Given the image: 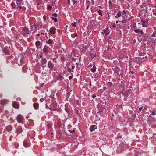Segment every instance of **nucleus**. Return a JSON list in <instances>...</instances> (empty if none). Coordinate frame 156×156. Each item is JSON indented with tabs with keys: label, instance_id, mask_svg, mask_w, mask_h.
I'll return each mask as SVG.
<instances>
[{
	"label": "nucleus",
	"instance_id": "nucleus-1",
	"mask_svg": "<svg viewBox=\"0 0 156 156\" xmlns=\"http://www.w3.org/2000/svg\"><path fill=\"white\" fill-rule=\"evenodd\" d=\"M130 62L131 65H136L141 63V61L140 60L139 58L138 57H136L134 59H132L130 61Z\"/></svg>",
	"mask_w": 156,
	"mask_h": 156
},
{
	"label": "nucleus",
	"instance_id": "nucleus-2",
	"mask_svg": "<svg viewBox=\"0 0 156 156\" xmlns=\"http://www.w3.org/2000/svg\"><path fill=\"white\" fill-rule=\"evenodd\" d=\"M47 60L45 58L41 59V60L39 59L38 60L37 63L38 64L41 65L43 67H44L46 66V63Z\"/></svg>",
	"mask_w": 156,
	"mask_h": 156
},
{
	"label": "nucleus",
	"instance_id": "nucleus-3",
	"mask_svg": "<svg viewBox=\"0 0 156 156\" xmlns=\"http://www.w3.org/2000/svg\"><path fill=\"white\" fill-rule=\"evenodd\" d=\"M112 69L118 75H120L122 74V71L118 67H116Z\"/></svg>",
	"mask_w": 156,
	"mask_h": 156
},
{
	"label": "nucleus",
	"instance_id": "nucleus-4",
	"mask_svg": "<svg viewBox=\"0 0 156 156\" xmlns=\"http://www.w3.org/2000/svg\"><path fill=\"white\" fill-rule=\"evenodd\" d=\"M23 36H27L29 34V32L28 29L26 27H24L23 30L21 32Z\"/></svg>",
	"mask_w": 156,
	"mask_h": 156
},
{
	"label": "nucleus",
	"instance_id": "nucleus-5",
	"mask_svg": "<svg viewBox=\"0 0 156 156\" xmlns=\"http://www.w3.org/2000/svg\"><path fill=\"white\" fill-rule=\"evenodd\" d=\"M91 2H90L89 0L86 1V9H88L89 6L90 5H93L94 4V1L93 0H91Z\"/></svg>",
	"mask_w": 156,
	"mask_h": 156
},
{
	"label": "nucleus",
	"instance_id": "nucleus-6",
	"mask_svg": "<svg viewBox=\"0 0 156 156\" xmlns=\"http://www.w3.org/2000/svg\"><path fill=\"white\" fill-rule=\"evenodd\" d=\"M131 91L129 89L123 90L122 92V94L125 96H127L130 93Z\"/></svg>",
	"mask_w": 156,
	"mask_h": 156
},
{
	"label": "nucleus",
	"instance_id": "nucleus-7",
	"mask_svg": "<svg viewBox=\"0 0 156 156\" xmlns=\"http://www.w3.org/2000/svg\"><path fill=\"white\" fill-rule=\"evenodd\" d=\"M17 120L18 122H21L23 120V116L20 115H18L17 117Z\"/></svg>",
	"mask_w": 156,
	"mask_h": 156
},
{
	"label": "nucleus",
	"instance_id": "nucleus-8",
	"mask_svg": "<svg viewBox=\"0 0 156 156\" xmlns=\"http://www.w3.org/2000/svg\"><path fill=\"white\" fill-rule=\"evenodd\" d=\"M12 106L16 109L18 108L19 107V105L15 101H14L12 103Z\"/></svg>",
	"mask_w": 156,
	"mask_h": 156
},
{
	"label": "nucleus",
	"instance_id": "nucleus-9",
	"mask_svg": "<svg viewBox=\"0 0 156 156\" xmlns=\"http://www.w3.org/2000/svg\"><path fill=\"white\" fill-rule=\"evenodd\" d=\"M97 128V126L95 125H93L90 128V131L92 132Z\"/></svg>",
	"mask_w": 156,
	"mask_h": 156
},
{
	"label": "nucleus",
	"instance_id": "nucleus-10",
	"mask_svg": "<svg viewBox=\"0 0 156 156\" xmlns=\"http://www.w3.org/2000/svg\"><path fill=\"white\" fill-rule=\"evenodd\" d=\"M17 132L18 133H20L22 131V128L21 126H19L16 129Z\"/></svg>",
	"mask_w": 156,
	"mask_h": 156
},
{
	"label": "nucleus",
	"instance_id": "nucleus-11",
	"mask_svg": "<svg viewBox=\"0 0 156 156\" xmlns=\"http://www.w3.org/2000/svg\"><path fill=\"white\" fill-rule=\"evenodd\" d=\"M50 31L52 34H55L56 32V29L53 27H52L50 29Z\"/></svg>",
	"mask_w": 156,
	"mask_h": 156
},
{
	"label": "nucleus",
	"instance_id": "nucleus-12",
	"mask_svg": "<svg viewBox=\"0 0 156 156\" xmlns=\"http://www.w3.org/2000/svg\"><path fill=\"white\" fill-rule=\"evenodd\" d=\"M91 71L93 73H94L96 70V68L95 64H94V66L90 69Z\"/></svg>",
	"mask_w": 156,
	"mask_h": 156
},
{
	"label": "nucleus",
	"instance_id": "nucleus-13",
	"mask_svg": "<svg viewBox=\"0 0 156 156\" xmlns=\"http://www.w3.org/2000/svg\"><path fill=\"white\" fill-rule=\"evenodd\" d=\"M33 105L34 108L36 109L38 108L39 105L38 103H34Z\"/></svg>",
	"mask_w": 156,
	"mask_h": 156
},
{
	"label": "nucleus",
	"instance_id": "nucleus-14",
	"mask_svg": "<svg viewBox=\"0 0 156 156\" xmlns=\"http://www.w3.org/2000/svg\"><path fill=\"white\" fill-rule=\"evenodd\" d=\"M136 33H139L140 34L142 35L143 34V32L142 30H134Z\"/></svg>",
	"mask_w": 156,
	"mask_h": 156
},
{
	"label": "nucleus",
	"instance_id": "nucleus-15",
	"mask_svg": "<svg viewBox=\"0 0 156 156\" xmlns=\"http://www.w3.org/2000/svg\"><path fill=\"white\" fill-rule=\"evenodd\" d=\"M48 66L50 69H53L54 67L52 64L51 63V62H49V63H48Z\"/></svg>",
	"mask_w": 156,
	"mask_h": 156
},
{
	"label": "nucleus",
	"instance_id": "nucleus-16",
	"mask_svg": "<svg viewBox=\"0 0 156 156\" xmlns=\"http://www.w3.org/2000/svg\"><path fill=\"white\" fill-rule=\"evenodd\" d=\"M122 14V12L119 11L117 14L116 16H115V18H118L121 16Z\"/></svg>",
	"mask_w": 156,
	"mask_h": 156
},
{
	"label": "nucleus",
	"instance_id": "nucleus-17",
	"mask_svg": "<svg viewBox=\"0 0 156 156\" xmlns=\"http://www.w3.org/2000/svg\"><path fill=\"white\" fill-rule=\"evenodd\" d=\"M126 14V12L125 10H123L122 11V16L124 19H126L127 17L125 15Z\"/></svg>",
	"mask_w": 156,
	"mask_h": 156
},
{
	"label": "nucleus",
	"instance_id": "nucleus-18",
	"mask_svg": "<svg viewBox=\"0 0 156 156\" xmlns=\"http://www.w3.org/2000/svg\"><path fill=\"white\" fill-rule=\"evenodd\" d=\"M16 2L17 5L18 6L19 5H20L22 0H16Z\"/></svg>",
	"mask_w": 156,
	"mask_h": 156
},
{
	"label": "nucleus",
	"instance_id": "nucleus-19",
	"mask_svg": "<svg viewBox=\"0 0 156 156\" xmlns=\"http://www.w3.org/2000/svg\"><path fill=\"white\" fill-rule=\"evenodd\" d=\"M23 145L24 146L26 147H27L29 146L28 143L26 141H24L23 142Z\"/></svg>",
	"mask_w": 156,
	"mask_h": 156
},
{
	"label": "nucleus",
	"instance_id": "nucleus-20",
	"mask_svg": "<svg viewBox=\"0 0 156 156\" xmlns=\"http://www.w3.org/2000/svg\"><path fill=\"white\" fill-rule=\"evenodd\" d=\"M36 45L37 46H39L41 45V42L39 41H37L36 42Z\"/></svg>",
	"mask_w": 156,
	"mask_h": 156
},
{
	"label": "nucleus",
	"instance_id": "nucleus-21",
	"mask_svg": "<svg viewBox=\"0 0 156 156\" xmlns=\"http://www.w3.org/2000/svg\"><path fill=\"white\" fill-rule=\"evenodd\" d=\"M12 129V127L10 126H7V129L9 131H10Z\"/></svg>",
	"mask_w": 156,
	"mask_h": 156
},
{
	"label": "nucleus",
	"instance_id": "nucleus-22",
	"mask_svg": "<svg viewBox=\"0 0 156 156\" xmlns=\"http://www.w3.org/2000/svg\"><path fill=\"white\" fill-rule=\"evenodd\" d=\"M46 42L47 43L49 44H52V42L51 40L49 39Z\"/></svg>",
	"mask_w": 156,
	"mask_h": 156
},
{
	"label": "nucleus",
	"instance_id": "nucleus-23",
	"mask_svg": "<svg viewBox=\"0 0 156 156\" xmlns=\"http://www.w3.org/2000/svg\"><path fill=\"white\" fill-rule=\"evenodd\" d=\"M43 52L46 53H48L49 52L48 51V50L45 48H44L43 49Z\"/></svg>",
	"mask_w": 156,
	"mask_h": 156
},
{
	"label": "nucleus",
	"instance_id": "nucleus-24",
	"mask_svg": "<svg viewBox=\"0 0 156 156\" xmlns=\"http://www.w3.org/2000/svg\"><path fill=\"white\" fill-rule=\"evenodd\" d=\"M108 87L109 88H111L112 86V83L110 82H108L107 83Z\"/></svg>",
	"mask_w": 156,
	"mask_h": 156
},
{
	"label": "nucleus",
	"instance_id": "nucleus-25",
	"mask_svg": "<svg viewBox=\"0 0 156 156\" xmlns=\"http://www.w3.org/2000/svg\"><path fill=\"white\" fill-rule=\"evenodd\" d=\"M139 58L140 60L141 61L142 60L144 59L146 57V56H145L144 57V56H142V55H139V57H138Z\"/></svg>",
	"mask_w": 156,
	"mask_h": 156
},
{
	"label": "nucleus",
	"instance_id": "nucleus-26",
	"mask_svg": "<svg viewBox=\"0 0 156 156\" xmlns=\"http://www.w3.org/2000/svg\"><path fill=\"white\" fill-rule=\"evenodd\" d=\"M34 26L35 27V29H39L41 27L40 26L38 25H35Z\"/></svg>",
	"mask_w": 156,
	"mask_h": 156
},
{
	"label": "nucleus",
	"instance_id": "nucleus-27",
	"mask_svg": "<svg viewBox=\"0 0 156 156\" xmlns=\"http://www.w3.org/2000/svg\"><path fill=\"white\" fill-rule=\"evenodd\" d=\"M152 16L155 20H156V12L154 13L152 15Z\"/></svg>",
	"mask_w": 156,
	"mask_h": 156
},
{
	"label": "nucleus",
	"instance_id": "nucleus-28",
	"mask_svg": "<svg viewBox=\"0 0 156 156\" xmlns=\"http://www.w3.org/2000/svg\"><path fill=\"white\" fill-rule=\"evenodd\" d=\"M90 55L91 58H93L95 57L96 56V54L95 53L94 54L91 53Z\"/></svg>",
	"mask_w": 156,
	"mask_h": 156
},
{
	"label": "nucleus",
	"instance_id": "nucleus-29",
	"mask_svg": "<svg viewBox=\"0 0 156 156\" xmlns=\"http://www.w3.org/2000/svg\"><path fill=\"white\" fill-rule=\"evenodd\" d=\"M3 52L5 53V54H8L9 53V51L6 49L3 50Z\"/></svg>",
	"mask_w": 156,
	"mask_h": 156
},
{
	"label": "nucleus",
	"instance_id": "nucleus-30",
	"mask_svg": "<svg viewBox=\"0 0 156 156\" xmlns=\"http://www.w3.org/2000/svg\"><path fill=\"white\" fill-rule=\"evenodd\" d=\"M94 63H91L88 66V67L90 68V69L91 68H92V67L94 66Z\"/></svg>",
	"mask_w": 156,
	"mask_h": 156
},
{
	"label": "nucleus",
	"instance_id": "nucleus-31",
	"mask_svg": "<svg viewBox=\"0 0 156 156\" xmlns=\"http://www.w3.org/2000/svg\"><path fill=\"white\" fill-rule=\"evenodd\" d=\"M76 67L78 69L80 70V66H79L78 64L77 63H76Z\"/></svg>",
	"mask_w": 156,
	"mask_h": 156
},
{
	"label": "nucleus",
	"instance_id": "nucleus-32",
	"mask_svg": "<svg viewBox=\"0 0 156 156\" xmlns=\"http://www.w3.org/2000/svg\"><path fill=\"white\" fill-rule=\"evenodd\" d=\"M22 36H23L22 34V33H20V34H19L18 35V38H20V39H21L20 38L21 37H22Z\"/></svg>",
	"mask_w": 156,
	"mask_h": 156
},
{
	"label": "nucleus",
	"instance_id": "nucleus-33",
	"mask_svg": "<svg viewBox=\"0 0 156 156\" xmlns=\"http://www.w3.org/2000/svg\"><path fill=\"white\" fill-rule=\"evenodd\" d=\"M47 9L48 10H50L52 9V7L51 5H48L47 6Z\"/></svg>",
	"mask_w": 156,
	"mask_h": 156
},
{
	"label": "nucleus",
	"instance_id": "nucleus-34",
	"mask_svg": "<svg viewBox=\"0 0 156 156\" xmlns=\"http://www.w3.org/2000/svg\"><path fill=\"white\" fill-rule=\"evenodd\" d=\"M71 25L74 27L76 26V22H73L71 23Z\"/></svg>",
	"mask_w": 156,
	"mask_h": 156
},
{
	"label": "nucleus",
	"instance_id": "nucleus-35",
	"mask_svg": "<svg viewBox=\"0 0 156 156\" xmlns=\"http://www.w3.org/2000/svg\"><path fill=\"white\" fill-rule=\"evenodd\" d=\"M151 112L152 113V115H156L155 111L154 110L153 111H151Z\"/></svg>",
	"mask_w": 156,
	"mask_h": 156
},
{
	"label": "nucleus",
	"instance_id": "nucleus-36",
	"mask_svg": "<svg viewBox=\"0 0 156 156\" xmlns=\"http://www.w3.org/2000/svg\"><path fill=\"white\" fill-rule=\"evenodd\" d=\"M102 11L101 10H99L98 12V13L99 14L101 15V16H102V13H101Z\"/></svg>",
	"mask_w": 156,
	"mask_h": 156
},
{
	"label": "nucleus",
	"instance_id": "nucleus-37",
	"mask_svg": "<svg viewBox=\"0 0 156 156\" xmlns=\"http://www.w3.org/2000/svg\"><path fill=\"white\" fill-rule=\"evenodd\" d=\"M52 19L54 20L55 22H56L57 21V19L56 18H54V17H52Z\"/></svg>",
	"mask_w": 156,
	"mask_h": 156
},
{
	"label": "nucleus",
	"instance_id": "nucleus-38",
	"mask_svg": "<svg viewBox=\"0 0 156 156\" xmlns=\"http://www.w3.org/2000/svg\"><path fill=\"white\" fill-rule=\"evenodd\" d=\"M156 34V32H154L153 34H152V37H154L155 36V35Z\"/></svg>",
	"mask_w": 156,
	"mask_h": 156
},
{
	"label": "nucleus",
	"instance_id": "nucleus-39",
	"mask_svg": "<svg viewBox=\"0 0 156 156\" xmlns=\"http://www.w3.org/2000/svg\"><path fill=\"white\" fill-rule=\"evenodd\" d=\"M104 32L105 33V35H107L109 34V33L108 32H106V30H105L104 31Z\"/></svg>",
	"mask_w": 156,
	"mask_h": 156
},
{
	"label": "nucleus",
	"instance_id": "nucleus-40",
	"mask_svg": "<svg viewBox=\"0 0 156 156\" xmlns=\"http://www.w3.org/2000/svg\"><path fill=\"white\" fill-rule=\"evenodd\" d=\"M68 71L69 72H73L74 71H72L71 70V69L70 68H68Z\"/></svg>",
	"mask_w": 156,
	"mask_h": 156
},
{
	"label": "nucleus",
	"instance_id": "nucleus-41",
	"mask_svg": "<svg viewBox=\"0 0 156 156\" xmlns=\"http://www.w3.org/2000/svg\"><path fill=\"white\" fill-rule=\"evenodd\" d=\"M53 16H54L55 17H57V15L56 13H54L53 14Z\"/></svg>",
	"mask_w": 156,
	"mask_h": 156
},
{
	"label": "nucleus",
	"instance_id": "nucleus-42",
	"mask_svg": "<svg viewBox=\"0 0 156 156\" xmlns=\"http://www.w3.org/2000/svg\"><path fill=\"white\" fill-rule=\"evenodd\" d=\"M6 42L5 41H4V42H2V43H0V44L1 45H3L4 44H5L6 43Z\"/></svg>",
	"mask_w": 156,
	"mask_h": 156
},
{
	"label": "nucleus",
	"instance_id": "nucleus-43",
	"mask_svg": "<svg viewBox=\"0 0 156 156\" xmlns=\"http://www.w3.org/2000/svg\"><path fill=\"white\" fill-rule=\"evenodd\" d=\"M40 101L41 102H42L44 101V99L43 98H41L40 99Z\"/></svg>",
	"mask_w": 156,
	"mask_h": 156
},
{
	"label": "nucleus",
	"instance_id": "nucleus-44",
	"mask_svg": "<svg viewBox=\"0 0 156 156\" xmlns=\"http://www.w3.org/2000/svg\"><path fill=\"white\" fill-rule=\"evenodd\" d=\"M73 77V76H70L69 77V79L70 80L72 79Z\"/></svg>",
	"mask_w": 156,
	"mask_h": 156
},
{
	"label": "nucleus",
	"instance_id": "nucleus-45",
	"mask_svg": "<svg viewBox=\"0 0 156 156\" xmlns=\"http://www.w3.org/2000/svg\"><path fill=\"white\" fill-rule=\"evenodd\" d=\"M129 73L130 74H134V72L133 71H131Z\"/></svg>",
	"mask_w": 156,
	"mask_h": 156
},
{
	"label": "nucleus",
	"instance_id": "nucleus-46",
	"mask_svg": "<svg viewBox=\"0 0 156 156\" xmlns=\"http://www.w3.org/2000/svg\"><path fill=\"white\" fill-rule=\"evenodd\" d=\"M55 58H51V59H52L53 60V61H54L56 63L57 62V61L56 60H55Z\"/></svg>",
	"mask_w": 156,
	"mask_h": 156
},
{
	"label": "nucleus",
	"instance_id": "nucleus-47",
	"mask_svg": "<svg viewBox=\"0 0 156 156\" xmlns=\"http://www.w3.org/2000/svg\"><path fill=\"white\" fill-rule=\"evenodd\" d=\"M12 6V7H14L15 6V5H14V3H12L11 4Z\"/></svg>",
	"mask_w": 156,
	"mask_h": 156
},
{
	"label": "nucleus",
	"instance_id": "nucleus-48",
	"mask_svg": "<svg viewBox=\"0 0 156 156\" xmlns=\"http://www.w3.org/2000/svg\"><path fill=\"white\" fill-rule=\"evenodd\" d=\"M112 27H116V24L115 23H114L112 25Z\"/></svg>",
	"mask_w": 156,
	"mask_h": 156
},
{
	"label": "nucleus",
	"instance_id": "nucleus-49",
	"mask_svg": "<svg viewBox=\"0 0 156 156\" xmlns=\"http://www.w3.org/2000/svg\"><path fill=\"white\" fill-rule=\"evenodd\" d=\"M69 131L71 133H73L75 132V130H69Z\"/></svg>",
	"mask_w": 156,
	"mask_h": 156
},
{
	"label": "nucleus",
	"instance_id": "nucleus-50",
	"mask_svg": "<svg viewBox=\"0 0 156 156\" xmlns=\"http://www.w3.org/2000/svg\"><path fill=\"white\" fill-rule=\"evenodd\" d=\"M73 4L76 3V1H74L73 0Z\"/></svg>",
	"mask_w": 156,
	"mask_h": 156
},
{
	"label": "nucleus",
	"instance_id": "nucleus-51",
	"mask_svg": "<svg viewBox=\"0 0 156 156\" xmlns=\"http://www.w3.org/2000/svg\"><path fill=\"white\" fill-rule=\"evenodd\" d=\"M75 67L74 66H73L72 67V69H74Z\"/></svg>",
	"mask_w": 156,
	"mask_h": 156
},
{
	"label": "nucleus",
	"instance_id": "nucleus-52",
	"mask_svg": "<svg viewBox=\"0 0 156 156\" xmlns=\"http://www.w3.org/2000/svg\"><path fill=\"white\" fill-rule=\"evenodd\" d=\"M106 89V87H104L103 88V89L104 90H105Z\"/></svg>",
	"mask_w": 156,
	"mask_h": 156
},
{
	"label": "nucleus",
	"instance_id": "nucleus-53",
	"mask_svg": "<svg viewBox=\"0 0 156 156\" xmlns=\"http://www.w3.org/2000/svg\"><path fill=\"white\" fill-rule=\"evenodd\" d=\"M142 109V107H141V108H139V110H141V109Z\"/></svg>",
	"mask_w": 156,
	"mask_h": 156
},
{
	"label": "nucleus",
	"instance_id": "nucleus-54",
	"mask_svg": "<svg viewBox=\"0 0 156 156\" xmlns=\"http://www.w3.org/2000/svg\"><path fill=\"white\" fill-rule=\"evenodd\" d=\"M68 3H69V4H70V3H69L70 1H69V0H68Z\"/></svg>",
	"mask_w": 156,
	"mask_h": 156
},
{
	"label": "nucleus",
	"instance_id": "nucleus-55",
	"mask_svg": "<svg viewBox=\"0 0 156 156\" xmlns=\"http://www.w3.org/2000/svg\"><path fill=\"white\" fill-rule=\"evenodd\" d=\"M95 97H96V96H93V98H95Z\"/></svg>",
	"mask_w": 156,
	"mask_h": 156
},
{
	"label": "nucleus",
	"instance_id": "nucleus-56",
	"mask_svg": "<svg viewBox=\"0 0 156 156\" xmlns=\"http://www.w3.org/2000/svg\"><path fill=\"white\" fill-rule=\"evenodd\" d=\"M118 23V21H116V23Z\"/></svg>",
	"mask_w": 156,
	"mask_h": 156
},
{
	"label": "nucleus",
	"instance_id": "nucleus-57",
	"mask_svg": "<svg viewBox=\"0 0 156 156\" xmlns=\"http://www.w3.org/2000/svg\"><path fill=\"white\" fill-rule=\"evenodd\" d=\"M124 20L122 22V23H124Z\"/></svg>",
	"mask_w": 156,
	"mask_h": 156
},
{
	"label": "nucleus",
	"instance_id": "nucleus-58",
	"mask_svg": "<svg viewBox=\"0 0 156 156\" xmlns=\"http://www.w3.org/2000/svg\"><path fill=\"white\" fill-rule=\"evenodd\" d=\"M154 28H155V30H156V27H154Z\"/></svg>",
	"mask_w": 156,
	"mask_h": 156
},
{
	"label": "nucleus",
	"instance_id": "nucleus-59",
	"mask_svg": "<svg viewBox=\"0 0 156 156\" xmlns=\"http://www.w3.org/2000/svg\"><path fill=\"white\" fill-rule=\"evenodd\" d=\"M39 35H39V34H37V35L38 36H39Z\"/></svg>",
	"mask_w": 156,
	"mask_h": 156
},
{
	"label": "nucleus",
	"instance_id": "nucleus-60",
	"mask_svg": "<svg viewBox=\"0 0 156 156\" xmlns=\"http://www.w3.org/2000/svg\"><path fill=\"white\" fill-rule=\"evenodd\" d=\"M142 26H143V27H144V24L142 25Z\"/></svg>",
	"mask_w": 156,
	"mask_h": 156
},
{
	"label": "nucleus",
	"instance_id": "nucleus-61",
	"mask_svg": "<svg viewBox=\"0 0 156 156\" xmlns=\"http://www.w3.org/2000/svg\"><path fill=\"white\" fill-rule=\"evenodd\" d=\"M20 8H21V6H20Z\"/></svg>",
	"mask_w": 156,
	"mask_h": 156
},
{
	"label": "nucleus",
	"instance_id": "nucleus-62",
	"mask_svg": "<svg viewBox=\"0 0 156 156\" xmlns=\"http://www.w3.org/2000/svg\"><path fill=\"white\" fill-rule=\"evenodd\" d=\"M66 27H68V26H66Z\"/></svg>",
	"mask_w": 156,
	"mask_h": 156
},
{
	"label": "nucleus",
	"instance_id": "nucleus-63",
	"mask_svg": "<svg viewBox=\"0 0 156 156\" xmlns=\"http://www.w3.org/2000/svg\"><path fill=\"white\" fill-rule=\"evenodd\" d=\"M109 3L110 4V1L109 2Z\"/></svg>",
	"mask_w": 156,
	"mask_h": 156
},
{
	"label": "nucleus",
	"instance_id": "nucleus-64",
	"mask_svg": "<svg viewBox=\"0 0 156 156\" xmlns=\"http://www.w3.org/2000/svg\"><path fill=\"white\" fill-rule=\"evenodd\" d=\"M75 36H77V34H76Z\"/></svg>",
	"mask_w": 156,
	"mask_h": 156
}]
</instances>
